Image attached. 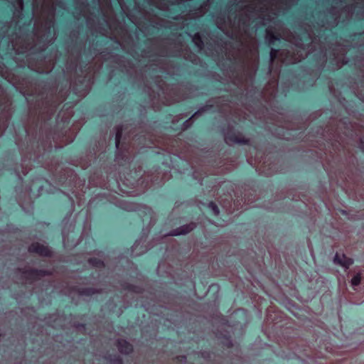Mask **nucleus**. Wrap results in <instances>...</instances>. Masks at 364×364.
<instances>
[{
  "label": "nucleus",
  "instance_id": "f257e3e1",
  "mask_svg": "<svg viewBox=\"0 0 364 364\" xmlns=\"http://www.w3.org/2000/svg\"><path fill=\"white\" fill-rule=\"evenodd\" d=\"M299 0H235L228 14V24L240 47L230 51L234 60L247 71L255 73L259 66V43L249 28L252 19L271 21L281 11L289 9Z\"/></svg>",
  "mask_w": 364,
  "mask_h": 364
},
{
  "label": "nucleus",
  "instance_id": "f03ea898",
  "mask_svg": "<svg viewBox=\"0 0 364 364\" xmlns=\"http://www.w3.org/2000/svg\"><path fill=\"white\" fill-rule=\"evenodd\" d=\"M35 90L39 97L31 107V112L37 117L41 122L40 140L44 150L52 147L51 140H55L56 132L50 127L43 128L50 120L59 106L66 100L68 94L63 90H59L57 81L41 82L36 85Z\"/></svg>",
  "mask_w": 364,
  "mask_h": 364
},
{
  "label": "nucleus",
  "instance_id": "7ed1b4c3",
  "mask_svg": "<svg viewBox=\"0 0 364 364\" xmlns=\"http://www.w3.org/2000/svg\"><path fill=\"white\" fill-rule=\"evenodd\" d=\"M34 26L33 36L16 35L11 40L14 50L17 54L24 53L36 48L39 51L45 50L53 39H48L50 31L55 23V7H51L38 1L33 2Z\"/></svg>",
  "mask_w": 364,
  "mask_h": 364
},
{
  "label": "nucleus",
  "instance_id": "20e7f679",
  "mask_svg": "<svg viewBox=\"0 0 364 364\" xmlns=\"http://www.w3.org/2000/svg\"><path fill=\"white\" fill-rule=\"evenodd\" d=\"M99 9L105 25L100 22L99 17L91 11L89 4H83L80 14L85 19V23L90 33L114 40L122 46H129L132 36L124 25L117 19L113 10L111 0H97Z\"/></svg>",
  "mask_w": 364,
  "mask_h": 364
},
{
  "label": "nucleus",
  "instance_id": "39448f33",
  "mask_svg": "<svg viewBox=\"0 0 364 364\" xmlns=\"http://www.w3.org/2000/svg\"><path fill=\"white\" fill-rule=\"evenodd\" d=\"M124 126L117 124L115 132L116 159L119 163H129L135 156L134 150L148 146L151 141V133L142 127H134L123 136Z\"/></svg>",
  "mask_w": 364,
  "mask_h": 364
},
{
  "label": "nucleus",
  "instance_id": "423d86ee",
  "mask_svg": "<svg viewBox=\"0 0 364 364\" xmlns=\"http://www.w3.org/2000/svg\"><path fill=\"white\" fill-rule=\"evenodd\" d=\"M340 8L331 6L325 12L326 23L329 26H337L341 17H343V21L350 19L356 8L364 9V0H340Z\"/></svg>",
  "mask_w": 364,
  "mask_h": 364
},
{
  "label": "nucleus",
  "instance_id": "0eeeda50",
  "mask_svg": "<svg viewBox=\"0 0 364 364\" xmlns=\"http://www.w3.org/2000/svg\"><path fill=\"white\" fill-rule=\"evenodd\" d=\"M314 50L315 46L311 43L307 45L296 44L292 51L272 48L270 51V60L271 61L277 60L281 63L295 64L301 62Z\"/></svg>",
  "mask_w": 364,
  "mask_h": 364
},
{
  "label": "nucleus",
  "instance_id": "6e6552de",
  "mask_svg": "<svg viewBox=\"0 0 364 364\" xmlns=\"http://www.w3.org/2000/svg\"><path fill=\"white\" fill-rule=\"evenodd\" d=\"M288 321V323H294L293 320L287 316L277 306L272 304L266 309L263 331L270 338L273 334L272 328L277 323Z\"/></svg>",
  "mask_w": 364,
  "mask_h": 364
},
{
  "label": "nucleus",
  "instance_id": "1a4fd4ad",
  "mask_svg": "<svg viewBox=\"0 0 364 364\" xmlns=\"http://www.w3.org/2000/svg\"><path fill=\"white\" fill-rule=\"evenodd\" d=\"M55 182L58 185L65 186L75 195L84 186L83 181L78 177L75 171L68 167L62 168L55 176Z\"/></svg>",
  "mask_w": 364,
  "mask_h": 364
},
{
  "label": "nucleus",
  "instance_id": "9d476101",
  "mask_svg": "<svg viewBox=\"0 0 364 364\" xmlns=\"http://www.w3.org/2000/svg\"><path fill=\"white\" fill-rule=\"evenodd\" d=\"M15 272L16 274H20V279L22 283L26 284H33L46 277H51L53 275V269H37L30 266L18 267L16 269Z\"/></svg>",
  "mask_w": 364,
  "mask_h": 364
},
{
  "label": "nucleus",
  "instance_id": "9b49d317",
  "mask_svg": "<svg viewBox=\"0 0 364 364\" xmlns=\"http://www.w3.org/2000/svg\"><path fill=\"white\" fill-rule=\"evenodd\" d=\"M224 183L225 181L218 183L212 187L211 191L214 195L218 196V202L225 212L228 214H232L235 211L240 210L242 208V205L239 200H233L230 193H223V195L219 193L220 188Z\"/></svg>",
  "mask_w": 364,
  "mask_h": 364
},
{
  "label": "nucleus",
  "instance_id": "f8f14e48",
  "mask_svg": "<svg viewBox=\"0 0 364 364\" xmlns=\"http://www.w3.org/2000/svg\"><path fill=\"white\" fill-rule=\"evenodd\" d=\"M58 58V51L49 56H44L40 59L31 60L28 62V66L33 70L39 73H49L54 68Z\"/></svg>",
  "mask_w": 364,
  "mask_h": 364
},
{
  "label": "nucleus",
  "instance_id": "ddd939ff",
  "mask_svg": "<svg viewBox=\"0 0 364 364\" xmlns=\"http://www.w3.org/2000/svg\"><path fill=\"white\" fill-rule=\"evenodd\" d=\"M234 104L230 100L225 99V96H219L215 97L210 98L206 104L203 107L205 112L210 109L215 107L218 112L224 116H230L232 113V108Z\"/></svg>",
  "mask_w": 364,
  "mask_h": 364
},
{
  "label": "nucleus",
  "instance_id": "4468645a",
  "mask_svg": "<svg viewBox=\"0 0 364 364\" xmlns=\"http://www.w3.org/2000/svg\"><path fill=\"white\" fill-rule=\"evenodd\" d=\"M225 142L228 146H234L236 144L250 145L251 141L250 139L245 137L242 133L235 130L233 126L228 125L224 134Z\"/></svg>",
  "mask_w": 364,
  "mask_h": 364
},
{
  "label": "nucleus",
  "instance_id": "2eb2a0df",
  "mask_svg": "<svg viewBox=\"0 0 364 364\" xmlns=\"http://www.w3.org/2000/svg\"><path fill=\"white\" fill-rule=\"evenodd\" d=\"M139 179V174L136 170L124 173L123 178H121L122 186L124 188V189L122 188V191L127 193L137 195Z\"/></svg>",
  "mask_w": 364,
  "mask_h": 364
},
{
  "label": "nucleus",
  "instance_id": "dca6fc26",
  "mask_svg": "<svg viewBox=\"0 0 364 364\" xmlns=\"http://www.w3.org/2000/svg\"><path fill=\"white\" fill-rule=\"evenodd\" d=\"M28 252L32 256H38L41 258L53 259L55 252L50 247L38 241L32 242L27 248Z\"/></svg>",
  "mask_w": 364,
  "mask_h": 364
},
{
  "label": "nucleus",
  "instance_id": "f3484780",
  "mask_svg": "<svg viewBox=\"0 0 364 364\" xmlns=\"http://www.w3.org/2000/svg\"><path fill=\"white\" fill-rule=\"evenodd\" d=\"M279 74L269 79L262 91V97L267 102L272 101L277 95L279 84Z\"/></svg>",
  "mask_w": 364,
  "mask_h": 364
},
{
  "label": "nucleus",
  "instance_id": "a211bd4d",
  "mask_svg": "<svg viewBox=\"0 0 364 364\" xmlns=\"http://www.w3.org/2000/svg\"><path fill=\"white\" fill-rule=\"evenodd\" d=\"M157 179L158 176L152 172H145L144 174L139 176L137 195L144 193L154 185Z\"/></svg>",
  "mask_w": 364,
  "mask_h": 364
},
{
  "label": "nucleus",
  "instance_id": "6ab92c4d",
  "mask_svg": "<svg viewBox=\"0 0 364 364\" xmlns=\"http://www.w3.org/2000/svg\"><path fill=\"white\" fill-rule=\"evenodd\" d=\"M265 32V38L269 44H272L280 38L284 37L286 34L289 36L291 33L289 30H281L275 26L267 27Z\"/></svg>",
  "mask_w": 364,
  "mask_h": 364
},
{
  "label": "nucleus",
  "instance_id": "aec40b11",
  "mask_svg": "<svg viewBox=\"0 0 364 364\" xmlns=\"http://www.w3.org/2000/svg\"><path fill=\"white\" fill-rule=\"evenodd\" d=\"M75 230V221L70 218H65L63 220L62 235L63 242H69L70 235H73Z\"/></svg>",
  "mask_w": 364,
  "mask_h": 364
},
{
  "label": "nucleus",
  "instance_id": "412c9836",
  "mask_svg": "<svg viewBox=\"0 0 364 364\" xmlns=\"http://www.w3.org/2000/svg\"><path fill=\"white\" fill-rule=\"evenodd\" d=\"M197 226V223L192 221L188 224L180 226L179 228L171 230L168 234L164 235L163 237H166L168 236H178L181 235H185L192 232Z\"/></svg>",
  "mask_w": 364,
  "mask_h": 364
},
{
  "label": "nucleus",
  "instance_id": "4be33fe9",
  "mask_svg": "<svg viewBox=\"0 0 364 364\" xmlns=\"http://www.w3.org/2000/svg\"><path fill=\"white\" fill-rule=\"evenodd\" d=\"M97 257H89L87 260V263L94 269L101 271L105 268L106 264L104 260L103 254L101 252L96 253Z\"/></svg>",
  "mask_w": 364,
  "mask_h": 364
},
{
  "label": "nucleus",
  "instance_id": "5701e85b",
  "mask_svg": "<svg viewBox=\"0 0 364 364\" xmlns=\"http://www.w3.org/2000/svg\"><path fill=\"white\" fill-rule=\"evenodd\" d=\"M115 346L118 351L123 355H129L134 352V347L129 341L124 338H118L116 340Z\"/></svg>",
  "mask_w": 364,
  "mask_h": 364
},
{
  "label": "nucleus",
  "instance_id": "b1692460",
  "mask_svg": "<svg viewBox=\"0 0 364 364\" xmlns=\"http://www.w3.org/2000/svg\"><path fill=\"white\" fill-rule=\"evenodd\" d=\"M333 262L335 264L340 265L346 269H348L353 264L352 258L347 257L344 253L340 254L338 252L336 253Z\"/></svg>",
  "mask_w": 364,
  "mask_h": 364
},
{
  "label": "nucleus",
  "instance_id": "393cba45",
  "mask_svg": "<svg viewBox=\"0 0 364 364\" xmlns=\"http://www.w3.org/2000/svg\"><path fill=\"white\" fill-rule=\"evenodd\" d=\"M120 289L127 291L136 294H142L144 289L140 286L134 285L126 281H122L119 284Z\"/></svg>",
  "mask_w": 364,
  "mask_h": 364
},
{
  "label": "nucleus",
  "instance_id": "a878e982",
  "mask_svg": "<svg viewBox=\"0 0 364 364\" xmlns=\"http://www.w3.org/2000/svg\"><path fill=\"white\" fill-rule=\"evenodd\" d=\"M178 156L186 161H191L194 156V151L190 145H183L180 148Z\"/></svg>",
  "mask_w": 364,
  "mask_h": 364
},
{
  "label": "nucleus",
  "instance_id": "bb28decb",
  "mask_svg": "<svg viewBox=\"0 0 364 364\" xmlns=\"http://www.w3.org/2000/svg\"><path fill=\"white\" fill-rule=\"evenodd\" d=\"M257 168L260 173H262L265 175H270L274 171L275 168L274 165L272 164V163H269L266 164V161L262 162L259 161Z\"/></svg>",
  "mask_w": 364,
  "mask_h": 364
},
{
  "label": "nucleus",
  "instance_id": "cd10ccee",
  "mask_svg": "<svg viewBox=\"0 0 364 364\" xmlns=\"http://www.w3.org/2000/svg\"><path fill=\"white\" fill-rule=\"evenodd\" d=\"M11 105V100L9 94L4 90L1 85H0V107L4 106L9 107Z\"/></svg>",
  "mask_w": 364,
  "mask_h": 364
},
{
  "label": "nucleus",
  "instance_id": "c85d7f7f",
  "mask_svg": "<svg viewBox=\"0 0 364 364\" xmlns=\"http://www.w3.org/2000/svg\"><path fill=\"white\" fill-rule=\"evenodd\" d=\"M203 112H205L204 108L202 107H200L196 112H195L189 119L186 120L183 125H182V129L186 130L188 129L193 123L194 119L197 117L201 115Z\"/></svg>",
  "mask_w": 364,
  "mask_h": 364
},
{
  "label": "nucleus",
  "instance_id": "c756f323",
  "mask_svg": "<svg viewBox=\"0 0 364 364\" xmlns=\"http://www.w3.org/2000/svg\"><path fill=\"white\" fill-rule=\"evenodd\" d=\"M157 6L162 9L166 10L168 9L170 4H173L178 0H154Z\"/></svg>",
  "mask_w": 364,
  "mask_h": 364
},
{
  "label": "nucleus",
  "instance_id": "7c9ffc66",
  "mask_svg": "<svg viewBox=\"0 0 364 364\" xmlns=\"http://www.w3.org/2000/svg\"><path fill=\"white\" fill-rule=\"evenodd\" d=\"M192 41L200 50L204 48V43L200 33H196L193 35L192 37Z\"/></svg>",
  "mask_w": 364,
  "mask_h": 364
},
{
  "label": "nucleus",
  "instance_id": "2f4dec72",
  "mask_svg": "<svg viewBox=\"0 0 364 364\" xmlns=\"http://www.w3.org/2000/svg\"><path fill=\"white\" fill-rule=\"evenodd\" d=\"M82 123L77 121V122H75L72 127L70 128L68 132H71L72 133V135L73 136L70 139V141L69 142H72L73 141V139L75 138V136H76L77 133L78 132V131L80 129V128L82 127Z\"/></svg>",
  "mask_w": 364,
  "mask_h": 364
},
{
  "label": "nucleus",
  "instance_id": "473e14b6",
  "mask_svg": "<svg viewBox=\"0 0 364 364\" xmlns=\"http://www.w3.org/2000/svg\"><path fill=\"white\" fill-rule=\"evenodd\" d=\"M231 115L234 116L235 117H238L239 119H245L247 116V113L243 109L235 107V104H234V106L232 108V113Z\"/></svg>",
  "mask_w": 364,
  "mask_h": 364
},
{
  "label": "nucleus",
  "instance_id": "72a5a7b5",
  "mask_svg": "<svg viewBox=\"0 0 364 364\" xmlns=\"http://www.w3.org/2000/svg\"><path fill=\"white\" fill-rule=\"evenodd\" d=\"M74 111L72 107H69L62 112L61 120L64 122H68L73 116Z\"/></svg>",
  "mask_w": 364,
  "mask_h": 364
},
{
  "label": "nucleus",
  "instance_id": "f704fd0d",
  "mask_svg": "<svg viewBox=\"0 0 364 364\" xmlns=\"http://www.w3.org/2000/svg\"><path fill=\"white\" fill-rule=\"evenodd\" d=\"M4 76L6 79L8 80L9 82L14 85L16 84L19 81L18 77L8 70L5 72Z\"/></svg>",
  "mask_w": 364,
  "mask_h": 364
},
{
  "label": "nucleus",
  "instance_id": "c9c22d12",
  "mask_svg": "<svg viewBox=\"0 0 364 364\" xmlns=\"http://www.w3.org/2000/svg\"><path fill=\"white\" fill-rule=\"evenodd\" d=\"M362 273L360 272L353 275L350 280V284L353 287L354 289L356 290V287L360 284L362 280Z\"/></svg>",
  "mask_w": 364,
  "mask_h": 364
},
{
  "label": "nucleus",
  "instance_id": "e433bc0d",
  "mask_svg": "<svg viewBox=\"0 0 364 364\" xmlns=\"http://www.w3.org/2000/svg\"><path fill=\"white\" fill-rule=\"evenodd\" d=\"M209 9V4L208 2L203 3L196 11V16L200 17L203 16Z\"/></svg>",
  "mask_w": 364,
  "mask_h": 364
},
{
  "label": "nucleus",
  "instance_id": "4c0bfd02",
  "mask_svg": "<svg viewBox=\"0 0 364 364\" xmlns=\"http://www.w3.org/2000/svg\"><path fill=\"white\" fill-rule=\"evenodd\" d=\"M347 299L353 304H360L363 301V296L358 297L353 293L348 292L346 296Z\"/></svg>",
  "mask_w": 364,
  "mask_h": 364
},
{
  "label": "nucleus",
  "instance_id": "58836bf2",
  "mask_svg": "<svg viewBox=\"0 0 364 364\" xmlns=\"http://www.w3.org/2000/svg\"><path fill=\"white\" fill-rule=\"evenodd\" d=\"M221 337L225 340L223 342V345L225 346L227 348H232L234 346V344L230 336L222 335Z\"/></svg>",
  "mask_w": 364,
  "mask_h": 364
},
{
  "label": "nucleus",
  "instance_id": "ea45409f",
  "mask_svg": "<svg viewBox=\"0 0 364 364\" xmlns=\"http://www.w3.org/2000/svg\"><path fill=\"white\" fill-rule=\"evenodd\" d=\"M207 206L213 211L214 215H219L220 210L217 204L215 202H209L208 203H207Z\"/></svg>",
  "mask_w": 364,
  "mask_h": 364
},
{
  "label": "nucleus",
  "instance_id": "a19ab883",
  "mask_svg": "<svg viewBox=\"0 0 364 364\" xmlns=\"http://www.w3.org/2000/svg\"><path fill=\"white\" fill-rule=\"evenodd\" d=\"M109 364H123V359L120 355H114L109 359Z\"/></svg>",
  "mask_w": 364,
  "mask_h": 364
},
{
  "label": "nucleus",
  "instance_id": "79ce46f5",
  "mask_svg": "<svg viewBox=\"0 0 364 364\" xmlns=\"http://www.w3.org/2000/svg\"><path fill=\"white\" fill-rule=\"evenodd\" d=\"M39 1L51 7H55V0H35V3Z\"/></svg>",
  "mask_w": 364,
  "mask_h": 364
},
{
  "label": "nucleus",
  "instance_id": "37998d69",
  "mask_svg": "<svg viewBox=\"0 0 364 364\" xmlns=\"http://www.w3.org/2000/svg\"><path fill=\"white\" fill-rule=\"evenodd\" d=\"M348 218L351 220H360L363 218L360 215L359 212L355 214H348Z\"/></svg>",
  "mask_w": 364,
  "mask_h": 364
},
{
  "label": "nucleus",
  "instance_id": "c03bdc74",
  "mask_svg": "<svg viewBox=\"0 0 364 364\" xmlns=\"http://www.w3.org/2000/svg\"><path fill=\"white\" fill-rule=\"evenodd\" d=\"M174 360H176L178 363H186L187 360V357L185 355H179L176 356Z\"/></svg>",
  "mask_w": 364,
  "mask_h": 364
},
{
  "label": "nucleus",
  "instance_id": "a18cd8bd",
  "mask_svg": "<svg viewBox=\"0 0 364 364\" xmlns=\"http://www.w3.org/2000/svg\"><path fill=\"white\" fill-rule=\"evenodd\" d=\"M74 327L79 331H85L86 328L83 323H77L74 325Z\"/></svg>",
  "mask_w": 364,
  "mask_h": 364
},
{
  "label": "nucleus",
  "instance_id": "49530a36",
  "mask_svg": "<svg viewBox=\"0 0 364 364\" xmlns=\"http://www.w3.org/2000/svg\"><path fill=\"white\" fill-rule=\"evenodd\" d=\"M136 204L130 203V204H127L124 208L128 210H136Z\"/></svg>",
  "mask_w": 364,
  "mask_h": 364
},
{
  "label": "nucleus",
  "instance_id": "de8ad7c7",
  "mask_svg": "<svg viewBox=\"0 0 364 364\" xmlns=\"http://www.w3.org/2000/svg\"><path fill=\"white\" fill-rule=\"evenodd\" d=\"M358 147L364 152V140L362 139H359Z\"/></svg>",
  "mask_w": 364,
  "mask_h": 364
},
{
  "label": "nucleus",
  "instance_id": "09e8293b",
  "mask_svg": "<svg viewBox=\"0 0 364 364\" xmlns=\"http://www.w3.org/2000/svg\"><path fill=\"white\" fill-rule=\"evenodd\" d=\"M18 6L21 8L23 6V0H16Z\"/></svg>",
  "mask_w": 364,
  "mask_h": 364
},
{
  "label": "nucleus",
  "instance_id": "8fccbe9b",
  "mask_svg": "<svg viewBox=\"0 0 364 364\" xmlns=\"http://www.w3.org/2000/svg\"><path fill=\"white\" fill-rule=\"evenodd\" d=\"M149 90H150L149 95L150 97H155V92L152 90L151 87H149Z\"/></svg>",
  "mask_w": 364,
  "mask_h": 364
},
{
  "label": "nucleus",
  "instance_id": "3c124183",
  "mask_svg": "<svg viewBox=\"0 0 364 364\" xmlns=\"http://www.w3.org/2000/svg\"><path fill=\"white\" fill-rule=\"evenodd\" d=\"M217 22L219 23V22H223V23H225V18H218L217 19Z\"/></svg>",
  "mask_w": 364,
  "mask_h": 364
},
{
  "label": "nucleus",
  "instance_id": "603ef678",
  "mask_svg": "<svg viewBox=\"0 0 364 364\" xmlns=\"http://www.w3.org/2000/svg\"><path fill=\"white\" fill-rule=\"evenodd\" d=\"M160 82H161V84H162V85H160V86L161 87V88H162V89H164V88H163V87H162V85H165V86H166L167 85L166 84V82H165L163 80H160Z\"/></svg>",
  "mask_w": 364,
  "mask_h": 364
},
{
  "label": "nucleus",
  "instance_id": "864d4df0",
  "mask_svg": "<svg viewBox=\"0 0 364 364\" xmlns=\"http://www.w3.org/2000/svg\"><path fill=\"white\" fill-rule=\"evenodd\" d=\"M286 329L291 330L292 331L294 330L293 327H287Z\"/></svg>",
  "mask_w": 364,
  "mask_h": 364
},
{
  "label": "nucleus",
  "instance_id": "5fc2aeb1",
  "mask_svg": "<svg viewBox=\"0 0 364 364\" xmlns=\"http://www.w3.org/2000/svg\"><path fill=\"white\" fill-rule=\"evenodd\" d=\"M100 61V63H99V67L101 68L102 66V62L99 60Z\"/></svg>",
  "mask_w": 364,
  "mask_h": 364
},
{
  "label": "nucleus",
  "instance_id": "6e6d98bb",
  "mask_svg": "<svg viewBox=\"0 0 364 364\" xmlns=\"http://www.w3.org/2000/svg\"><path fill=\"white\" fill-rule=\"evenodd\" d=\"M83 236H84V233H83V232H82V233H81V235H80V238H82Z\"/></svg>",
  "mask_w": 364,
  "mask_h": 364
},
{
  "label": "nucleus",
  "instance_id": "4d7b16f0",
  "mask_svg": "<svg viewBox=\"0 0 364 364\" xmlns=\"http://www.w3.org/2000/svg\"><path fill=\"white\" fill-rule=\"evenodd\" d=\"M69 141H70V140H68L67 142H65V144H68V143H70V142H69Z\"/></svg>",
  "mask_w": 364,
  "mask_h": 364
},
{
  "label": "nucleus",
  "instance_id": "13d9d810",
  "mask_svg": "<svg viewBox=\"0 0 364 364\" xmlns=\"http://www.w3.org/2000/svg\"><path fill=\"white\" fill-rule=\"evenodd\" d=\"M1 336H2V334H1V333H0V338H1Z\"/></svg>",
  "mask_w": 364,
  "mask_h": 364
}]
</instances>
